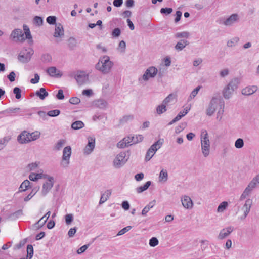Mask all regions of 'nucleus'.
<instances>
[{"instance_id":"1","label":"nucleus","mask_w":259,"mask_h":259,"mask_svg":"<svg viewBox=\"0 0 259 259\" xmlns=\"http://www.w3.org/2000/svg\"><path fill=\"white\" fill-rule=\"evenodd\" d=\"M224 107L225 102L223 98H212L206 109V114L211 116L217 110V119L220 121L224 112Z\"/></svg>"},{"instance_id":"2","label":"nucleus","mask_w":259,"mask_h":259,"mask_svg":"<svg viewBox=\"0 0 259 259\" xmlns=\"http://www.w3.org/2000/svg\"><path fill=\"white\" fill-rule=\"evenodd\" d=\"M114 63L110 60V57L104 55L99 58L95 68L102 74H107L111 72Z\"/></svg>"},{"instance_id":"3","label":"nucleus","mask_w":259,"mask_h":259,"mask_svg":"<svg viewBox=\"0 0 259 259\" xmlns=\"http://www.w3.org/2000/svg\"><path fill=\"white\" fill-rule=\"evenodd\" d=\"M240 83L241 79L240 78L235 77L232 78L222 90V94L224 97H229L234 96Z\"/></svg>"},{"instance_id":"4","label":"nucleus","mask_w":259,"mask_h":259,"mask_svg":"<svg viewBox=\"0 0 259 259\" xmlns=\"http://www.w3.org/2000/svg\"><path fill=\"white\" fill-rule=\"evenodd\" d=\"M201 147L203 155L207 157L210 153V143L205 130H202L201 132Z\"/></svg>"},{"instance_id":"5","label":"nucleus","mask_w":259,"mask_h":259,"mask_svg":"<svg viewBox=\"0 0 259 259\" xmlns=\"http://www.w3.org/2000/svg\"><path fill=\"white\" fill-rule=\"evenodd\" d=\"M158 73V69L155 66L148 67L145 71L144 74L139 78L140 83L144 84L150 79L154 78Z\"/></svg>"},{"instance_id":"6","label":"nucleus","mask_w":259,"mask_h":259,"mask_svg":"<svg viewBox=\"0 0 259 259\" xmlns=\"http://www.w3.org/2000/svg\"><path fill=\"white\" fill-rule=\"evenodd\" d=\"M143 137L141 135L136 136L130 135L124 138L122 141H120L117 146L118 147L123 148L128 145L135 144L143 140Z\"/></svg>"},{"instance_id":"7","label":"nucleus","mask_w":259,"mask_h":259,"mask_svg":"<svg viewBox=\"0 0 259 259\" xmlns=\"http://www.w3.org/2000/svg\"><path fill=\"white\" fill-rule=\"evenodd\" d=\"M126 154L124 152H121L118 154L113 160V164L115 168H119L122 166L127 161Z\"/></svg>"},{"instance_id":"8","label":"nucleus","mask_w":259,"mask_h":259,"mask_svg":"<svg viewBox=\"0 0 259 259\" xmlns=\"http://www.w3.org/2000/svg\"><path fill=\"white\" fill-rule=\"evenodd\" d=\"M240 20V16L237 13H234L226 18L223 22V24L226 27H231L237 23Z\"/></svg>"},{"instance_id":"9","label":"nucleus","mask_w":259,"mask_h":259,"mask_svg":"<svg viewBox=\"0 0 259 259\" xmlns=\"http://www.w3.org/2000/svg\"><path fill=\"white\" fill-rule=\"evenodd\" d=\"M71 154V148L69 146L65 147L63 151L62 160L61 165L64 167H66L69 164V159Z\"/></svg>"},{"instance_id":"10","label":"nucleus","mask_w":259,"mask_h":259,"mask_svg":"<svg viewBox=\"0 0 259 259\" xmlns=\"http://www.w3.org/2000/svg\"><path fill=\"white\" fill-rule=\"evenodd\" d=\"M257 183L252 179L245 189L240 197V201L245 199L251 193L252 191L256 187Z\"/></svg>"},{"instance_id":"11","label":"nucleus","mask_w":259,"mask_h":259,"mask_svg":"<svg viewBox=\"0 0 259 259\" xmlns=\"http://www.w3.org/2000/svg\"><path fill=\"white\" fill-rule=\"evenodd\" d=\"M74 77L78 84H83L88 80V74L83 71H77Z\"/></svg>"},{"instance_id":"12","label":"nucleus","mask_w":259,"mask_h":259,"mask_svg":"<svg viewBox=\"0 0 259 259\" xmlns=\"http://www.w3.org/2000/svg\"><path fill=\"white\" fill-rule=\"evenodd\" d=\"M10 37L14 41L23 42L25 40L24 33L20 29H15L13 30L11 34Z\"/></svg>"},{"instance_id":"13","label":"nucleus","mask_w":259,"mask_h":259,"mask_svg":"<svg viewBox=\"0 0 259 259\" xmlns=\"http://www.w3.org/2000/svg\"><path fill=\"white\" fill-rule=\"evenodd\" d=\"M33 54V51L31 49H26L20 53L18 59L22 62H27L30 60Z\"/></svg>"},{"instance_id":"14","label":"nucleus","mask_w":259,"mask_h":259,"mask_svg":"<svg viewBox=\"0 0 259 259\" xmlns=\"http://www.w3.org/2000/svg\"><path fill=\"white\" fill-rule=\"evenodd\" d=\"M64 36V30L63 25L60 23L56 24L53 36L57 40H61Z\"/></svg>"},{"instance_id":"15","label":"nucleus","mask_w":259,"mask_h":259,"mask_svg":"<svg viewBox=\"0 0 259 259\" xmlns=\"http://www.w3.org/2000/svg\"><path fill=\"white\" fill-rule=\"evenodd\" d=\"M54 184V179L53 177H50L49 181H46L42 185L41 189V194L45 196L53 187Z\"/></svg>"},{"instance_id":"16","label":"nucleus","mask_w":259,"mask_h":259,"mask_svg":"<svg viewBox=\"0 0 259 259\" xmlns=\"http://www.w3.org/2000/svg\"><path fill=\"white\" fill-rule=\"evenodd\" d=\"M47 72L51 77L60 78L63 75V72L55 66H51L47 68Z\"/></svg>"},{"instance_id":"17","label":"nucleus","mask_w":259,"mask_h":259,"mask_svg":"<svg viewBox=\"0 0 259 259\" xmlns=\"http://www.w3.org/2000/svg\"><path fill=\"white\" fill-rule=\"evenodd\" d=\"M95 146V138L90 137L88 138V143L84 149V153L90 154L93 151Z\"/></svg>"},{"instance_id":"18","label":"nucleus","mask_w":259,"mask_h":259,"mask_svg":"<svg viewBox=\"0 0 259 259\" xmlns=\"http://www.w3.org/2000/svg\"><path fill=\"white\" fill-rule=\"evenodd\" d=\"M30 133L26 132H22L17 137L18 141L21 144L27 143L30 142Z\"/></svg>"},{"instance_id":"19","label":"nucleus","mask_w":259,"mask_h":259,"mask_svg":"<svg viewBox=\"0 0 259 259\" xmlns=\"http://www.w3.org/2000/svg\"><path fill=\"white\" fill-rule=\"evenodd\" d=\"M234 228L232 226H229L222 229L218 236V239H223L228 237L233 231Z\"/></svg>"},{"instance_id":"20","label":"nucleus","mask_w":259,"mask_h":259,"mask_svg":"<svg viewBox=\"0 0 259 259\" xmlns=\"http://www.w3.org/2000/svg\"><path fill=\"white\" fill-rule=\"evenodd\" d=\"M171 99V98H165L162 101V103L157 107L156 112L158 114H161L167 110L166 106L170 102Z\"/></svg>"},{"instance_id":"21","label":"nucleus","mask_w":259,"mask_h":259,"mask_svg":"<svg viewBox=\"0 0 259 259\" xmlns=\"http://www.w3.org/2000/svg\"><path fill=\"white\" fill-rule=\"evenodd\" d=\"M181 202L184 207L191 209L193 207V202L190 197L185 195L181 198Z\"/></svg>"},{"instance_id":"22","label":"nucleus","mask_w":259,"mask_h":259,"mask_svg":"<svg viewBox=\"0 0 259 259\" xmlns=\"http://www.w3.org/2000/svg\"><path fill=\"white\" fill-rule=\"evenodd\" d=\"M257 90L255 85L247 86L242 90V94L244 96H250Z\"/></svg>"},{"instance_id":"23","label":"nucleus","mask_w":259,"mask_h":259,"mask_svg":"<svg viewBox=\"0 0 259 259\" xmlns=\"http://www.w3.org/2000/svg\"><path fill=\"white\" fill-rule=\"evenodd\" d=\"M93 106L101 109H104L107 106V102L103 98L95 100L93 103Z\"/></svg>"},{"instance_id":"24","label":"nucleus","mask_w":259,"mask_h":259,"mask_svg":"<svg viewBox=\"0 0 259 259\" xmlns=\"http://www.w3.org/2000/svg\"><path fill=\"white\" fill-rule=\"evenodd\" d=\"M188 42L185 39H182L178 41L175 46V49L177 51H181L183 50L187 45Z\"/></svg>"},{"instance_id":"25","label":"nucleus","mask_w":259,"mask_h":259,"mask_svg":"<svg viewBox=\"0 0 259 259\" xmlns=\"http://www.w3.org/2000/svg\"><path fill=\"white\" fill-rule=\"evenodd\" d=\"M30 182L28 180L24 181L19 188V191L15 195L26 191L30 187Z\"/></svg>"},{"instance_id":"26","label":"nucleus","mask_w":259,"mask_h":259,"mask_svg":"<svg viewBox=\"0 0 259 259\" xmlns=\"http://www.w3.org/2000/svg\"><path fill=\"white\" fill-rule=\"evenodd\" d=\"M163 139H159L154 144H153L149 148L153 151L156 152L159 149L161 148L163 144Z\"/></svg>"},{"instance_id":"27","label":"nucleus","mask_w":259,"mask_h":259,"mask_svg":"<svg viewBox=\"0 0 259 259\" xmlns=\"http://www.w3.org/2000/svg\"><path fill=\"white\" fill-rule=\"evenodd\" d=\"M190 36V33L188 31H182L177 32L175 34V38H188Z\"/></svg>"},{"instance_id":"28","label":"nucleus","mask_w":259,"mask_h":259,"mask_svg":"<svg viewBox=\"0 0 259 259\" xmlns=\"http://www.w3.org/2000/svg\"><path fill=\"white\" fill-rule=\"evenodd\" d=\"M151 184V181H147L146 183L140 187H137L136 189V191L137 193H141L145 190H147L148 188Z\"/></svg>"},{"instance_id":"29","label":"nucleus","mask_w":259,"mask_h":259,"mask_svg":"<svg viewBox=\"0 0 259 259\" xmlns=\"http://www.w3.org/2000/svg\"><path fill=\"white\" fill-rule=\"evenodd\" d=\"M191 107L189 105L187 106L184 109L181 111L176 117L180 120L182 117L185 116L190 111Z\"/></svg>"},{"instance_id":"30","label":"nucleus","mask_w":259,"mask_h":259,"mask_svg":"<svg viewBox=\"0 0 259 259\" xmlns=\"http://www.w3.org/2000/svg\"><path fill=\"white\" fill-rule=\"evenodd\" d=\"M44 20L42 17L35 16L33 19V24L36 27H40L42 25Z\"/></svg>"},{"instance_id":"31","label":"nucleus","mask_w":259,"mask_h":259,"mask_svg":"<svg viewBox=\"0 0 259 259\" xmlns=\"http://www.w3.org/2000/svg\"><path fill=\"white\" fill-rule=\"evenodd\" d=\"M111 192L110 190H107L104 193L102 194L99 201V204H101L107 201L109 197L110 196Z\"/></svg>"},{"instance_id":"32","label":"nucleus","mask_w":259,"mask_h":259,"mask_svg":"<svg viewBox=\"0 0 259 259\" xmlns=\"http://www.w3.org/2000/svg\"><path fill=\"white\" fill-rule=\"evenodd\" d=\"M252 204V200L251 199H247L243 206L244 211H247V212L249 213Z\"/></svg>"},{"instance_id":"33","label":"nucleus","mask_w":259,"mask_h":259,"mask_svg":"<svg viewBox=\"0 0 259 259\" xmlns=\"http://www.w3.org/2000/svg\"><path fill=\"white\" fill-rule=\"evenodd\" d=\"M84 124L83 122L80 120L76 121L71 124V127L74 130H79L82 128Z\"/></svg>"},{"instance_id":"34","label":"nucleus","mask_w":259,"mask_h":259,"mask_svg":"<svg viewBox=\"0 0 259 259\" xmlns=\"http://www.w3.org/2000/svg\"><path fill=\"white\" fill-rule=\"evenodd\" d=\"M155 205V201H151L142 210V214L146 215L147 213Z\"/></svg>"},{"instance_id":"35","label":"nucleus","mask_w":259,"mask_h":259,"mask_svg":"<svg viewBox=\"0 0 259 259\" xmlns=\"http://www.w3.org/2000/svg\"><path fill=\"white\" fill-rule=\"evenodd\" d=\"M168 178V174L166 170L162 169L161 170L159 174V181H163L164 182H166Z\"/></svg>"},{"instance_id":"36","label":"nucleus","mask_w":259,"mask_h":259,"mask_svg":"<svg viewBox=\"0 0 259 259\" xmlns=\"http://www.w3.org/2000/svg\"><path fill=\"white\" fill-rule=\"evenodd\" d=\"M36 95L38 97H46L48 96V93L45 88H41L39 91L36 92Z\"/></svg>"},{"instance_id":"37","label":"nucleus","mask_w":259,"mask_h":259,"mask_svg":"<svg viewBox=\"0 0 259 259\" xmlns=\"http://www.w3.org/2000/svg\"><path fill=\"white\" fill-rule=\"evenodd\" d=\"M113 89L109 87V85H106L103 88L102 92L104 96L112 95Z\"/></svg>"},{"instance_id":"38","label":"nucleus","mask_w":259,"mask_h":259,"mask_svg":"<svg viewBox=\"0 0 259 259\" xmlns=\"http://www.w3.org/2000/svg\"><path fill=\"white\" fill-rule=\"evenodd\" d=\"M239 40V39L238 37H233L228 41L227 45L228 47H234L238 43Z\"/></svg>"},{"instance_id":"39","label":"nucleus","mask_w":259,"mask_h":259,"mask_svg":"<svg viewBox=\"0 0 259 259\" xmlns=\"http://www.w3.org/2000/svg\"><path fill=\"white\" fill-rule=\"evenodd\" d=\"M126 49V44L124 41L122 40L119 43L117 50L120 53H124Z\"/></svg>"},{"instance_id":"40","label":"nucleus","mask_w":259,"mask_h":259,"mask_svg":"<svg viewBox=\"0 0 259 259\" xmlns=\"http://www.w3.org/2000/svg\"><path fill=\"white\" fill-rule=\"evenodd\" d=\"M228 205V202L226 201H223L221 203L218 207L217 211L218 212H223L227 207Z\"/></svg>"},{"instance_id":"41","label":"nucleus","mask_w":259,"mask_h":259,"mask_svg":"<svg viewBox=\"0 0 259 259\" xmlns=\"http://www.w3.org/2000/svg\"><path fill=\"white\" fill-rule=\"evenodd\" d=\"M27 259H31L33 255V247L32 245H28L27 246Z\"/></svg>"},{"instance_id":"42","label":"nucleus","mask_w":259,"mask_h":259,"mask_svg":"<svg viewBox=\"0 0 259 259\" xmlns=\"http://www.w3.org/2000/svg\"><path fill=\"white\" fill-rule=\"evenodd\" d=\"M10 140V138L9 137H5L3 139H0V150L5 147Z\"/></svg>"},{"instance_id":"43","label":"nucleus","mask_w":259,"mask_h":259,"mask_svg":"<svg viewBox=\"0 0 259 259\" xmlns=\"http://www.w3.org/2000/svg\"><path fill=\"white\" fill-rule=\"evenodd\" d=\"M155 153L156 152H155V151H153L150 148H149V149L147 150V151L146 152V154L145 155V160L146 161H149L152 158V157L154 156V155L155 154Z\"/></svg>"},{"instance_id":"44","label":"nucleus","mask_w":259,"mask_h":259,"mask_svg":"<svg viewBox=\"0 0 259 259\" xmlns=\"http://www.w3.org/2000/svg\"><path fill=\"white\" fill-rule=\"evenodd\" d=\"M39 189V187L33 189L31 192L24 198V201L27 202L30 200L35 195Z\"/></svg>"},{"instance_id":"45","label":"nucleus","mask_w":259,"mask_h":259,"mask_svg":"<svg viewBox=\"0 0 259 259\" xmlns=\"http://www.w3.org/2000/svg\"><path fill=\"white\" fill-rule=\"evenodd\" d=\"M64 92L63 90H59L58 91H54L53 94V96H56V97H64L65 95H67L66 93H67V91H66Z\"/></svg>"},{"instance_id":"46","label":"nucleus","mask_w":259,"mask_h":259,"mask_svg":"<svg viewBox=\"0 0 259 259\" xmlns=\"http://www.w3.org/2000/svg\"><path fill=\"white\" fill-rule=\"evenodd\" d=\"M244 145V141L242 138L237 139L234 144L235 147L237 149L242 148Z\"/></svg>"},{"instance_id":"47","label":"nucleus","mask_w":259,"mask_h":259,"mask_svg":"<svg viewBox=\"0 0 259 259\" xmlns=\"http://www.w3.org/2000/svg\"><path fill=\"white\" fill-rule=\"evenodd\" d=\"M40 133L38 131L34 132L32 133H30V141H34L38 139L40 137Z\"/></svg>"},{"instance_id":"48","label":"nucleus","mask_w":259,"mask_h":259,"mask_svg":"<svg viewBox=\"0 0 259 259\" xmlns=\"http://www.w3.org/2000/svg\"><path fill=\"white\" fill-rule=\"evenodd\" d=\"M57 20V18L55 16H48L46 19L47 22L50 25H56L57 24L56 23Z\"/></svg>"},{"instance_id":"49","label":"nucleus","mask_w":259,"mask_h":259,"mask_svg":"<svg viewBox=\"0 0 259 259\" xmlns=\"http://www.w3.org/2000/svg\"><path fill=\"white\" fill-rule=\"evenodd\" d=\"M66 142V141L63 139L59 140L55 146V148L57 150H60L64 146Z\"/></svg>"},{"instance_id":"50","label":"nucleus","mask_w":259,"mask_h":259,"mask_svg":"<svg viewBox=\"0 0 259 259\" xmlns=\"http://www.w3.org/2000/svg\"><path fill=\"white\" fill-rule=\"evenodd\" d=\"M134 118V116L132 115H128L123 116L120 120L121 123H125L128 121H132Z\"/></svg>"},{"instance_id":"51","label":"nucleus","mask_w":259,"mask_h":259,"mask_svg":"<svg viewBox=\"0 0 259 259\" xmlns=\"http://www.w3.org/2000/svg\"><path fill=\"white\" fill-rule=\"evenodd\" d=\"M39 164V162H35L28 165L27 169L29 171L35 170Z\"/></svg>"},{"instance_id":"52","label":"nucleus","mask_w":259,"mask_h":259,"mask_svg":"<svg viewBox=\"0 0 259 259\" xmlns=\"http://www.w3.org/2000/svg\"><path fill=\"white\" fill-rule=\"evenodd\" d=\"M60 113V111L58 109L50 110L47 113V115L50 117H56L59 115Z\"/></svg>"},{"instance_id":"53","label":"nucleus","mask_w":259,"mask_h":259,"mask_svg":"<svg viewBox=\"0 0 259 259\" xmlns=\"http://www.w3.org/2000/svg\"><path fill=\"white\" fill-rule=\"evenodd\" d=\"M230 73V70L227 68H225L220 70L219 72L220 76L221 77H225Z\"/></svg>"},{"instance_id":"54","label":"nucleus","mask_w":259,"mask_h":259,"mask_svg":"<svg viewBox=\"0 0 259 259\" xmlns=\"http://www.w3.org/2000/svg\"><path fill=\"white\" fill-rule=\"evenodd\" d=\"M82 96L90 97L94 95L93 90L92 89L84 90L81 93Z\"/></svg>"},{"instance_id":"55","label":"nucleus","mask_w":259,"mask_h":259,"mask_svg":"<svg viewBox=\"0 0 259 259\" xmlns=\"http://www.w3.org/2000/svg\"><path fill=\"white\" fill-rule=\"evenodd\" d=\"M173 11V9L171 8H163L160 9V13L162 14L168 15L171 14Z\"/></svg>"},{"instance_id":"56","label":"nucleus","mask_w":259,"mask_h":259,"mask_svg":"<svg viewBox=\"0 0 259 259\" xmlns=\"http://www.w3.org/2000/svg\"><path fill=\"white\" fill-rule=\"evenodd\" d=\"M162 63L167 67H169L171 63V58L169 56H166L162 59Z\"/></svg>"},{"instance_id":"57","label":"nucleus","mask_w":259,"mask_h":259,"mask_svg":"<svg viewBox=\"0 0 259 259\" xmlns=\"http://www.w3.org/2000/svg\"><path fill=\"white\" fill-rule=\"evenodd\" d=\"M187 124L185 122L181 123L179 125L177 126L175 128V132L177 134L180 133L186 126Z\"/></svg>"},{"instance_id":"58","label":"nucleus","mask_w":259,"mask_h":259,"mask_svg":"<svg viewBox=\"0 0 259 259\" xmlns=\"http://www.w3.org/2000/svg\"><path fill=\"white\" fill-rule=\"evenodd\" d=\"M158 240L156 237H152L149 240V245L151 247H155L158 244Z\"/></svg>"},{"instance_id":"59","label":"nucleus","mask_w":259,"mask_h":259,"mask_svg":"<svg viewBox=\"0 0 259 259\" xmlns=\"http://www.w3.org/2000/svg\"><path fill=\"white\" fill-rule=\"evenodd\" d=\"M131 228H132V226H126V227H124V228H123L122 229H121V230H120L118 232L117 235V236L122 235L124 234H125L126 232L130 231L131 229Z\"/></svg>"},{"instance_id":"60","label":"nucleus","mask_w":259,"mask_h":259,"mask_svg":"<svg viewBox=\"0 0 259 259\" xmlns=\"http://www.w3.org/2000/svg\"><path fill=\"white\" fill-rule=\"evenodd\" d=\"M65 222L67 225L70 224L73 220V217L72 214H67L65 216Z\"/></svg>"},{"instance_id":"61","label":"nucleus","mask_w":259,"mask_h":259,"mask_svg":"<svg viewBox=\"0 0 259 259\" xmlns=\"http://www.w3.org/2000/svg\"><path fill=\"white\" fill-rule=\"evenodd\" d=\"M203 60L201 58H198L194 59L193 61V65L194 67H197L202 64Z\"/></svg>"},{"instance_id":"62","label":"nucleus","mask_w":259,"mask_h":259,"mask_svg":"<svg viewBox=\"0 0 259 259\" xmlns=\"http://www.w3.org/2000/svg\"><path fill=\"white\" fill-rule=\"evenodd\" d=\"M96 48L102 53H106L107 52L106 48L102 44H98L96 45Z\"/></svg>"},{"instance_id":"63","label":"nucleus","mask_w":259,"mask_h":259,"mask_svg":"<svg viewBox=\"0 0 259 259\" xmlns=\"http://www.w3.org/2000/svg\"><path fill=\"white\" fill-rule=\"evenodd\" d=\"M120 34L121 31L118 28L114 29L112 32V36L114 37H117L119 36Z\"/></svg>"},{"instance_id":"64","label":"nucleus","mask_w":259,"mask_h":259,"mask_svg":"<svg viewBox=\"0 0 259 259\" xmlns=\"http://www.w3.org/2000/svg\"><path fill=\"white\" fill-rule=\"evenodd\" d=\"M13 93L15 94V97H21V90L18 87H15L13 90Z\"/></svg>"}]
</instances>
